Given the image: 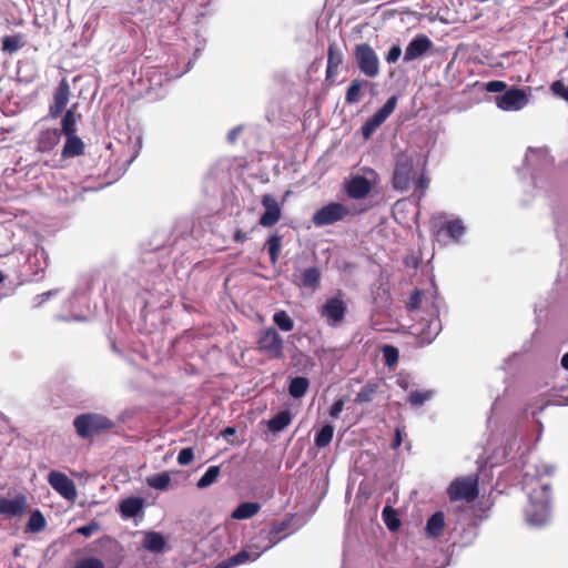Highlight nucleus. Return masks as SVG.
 Returning <instances> with one entry per match:
<instances>
[{
    "mask_svg": "<svg viewBox=\"0 0 568 568\" xmlns=\"http://www.w3.org/2000/svg\"><path fill=\"white\" fill-rule=\"evenodd\" d=\"M28 507L27 498L18 495L14 498H0V515L12 517H21Z\"/></svg>",
    "mask_w": 568,
    "mask_h": 568,
    "instance_id": "obj_18",
    "label": "nucleus"
},
{
    "mask_svg": "<svg viewBox=\"0 0 568 568\" xmlns=\"http://www.w3.org/2000/svg\"><path fill=\"white\" fill-rule=\"evenodd\" d=\"M415 178L414 163L412 158L400 154L396 159V165L392 179L393 187L397 191H407Z\"/></svg>",
    "mask_w": 568,
    "mask_h": 568,
    "instance_id": "obj_5",
    "label": "nucleus"
},
{
    "mask_svg": "<svg viewBox=\"0 0 568 568\" xmlns=\"http://www.w3.org/2000/svg\"><path fill=\"white\" fill-rule=\"evenodd\" d=\"M120 558H108L105 561L97 557H83L75 562L74 568H118Z\"/></svg>",
    "mask_w": 568,
    "mask_h": 568,
    "instance_id": "obj_20",
    "label": "nucleus"
},
{
    "mask_svg": "<svg viewBox=\"0 0 568 568\" xmlns=\"http://www.w3.org/2000/svg\"><path fill=\"white\" fill-rule=\"evenodd\" d=\"M143 547L152 552H162L166 547L165 537L156 531H149L144 534Z\"/></svg>",
    "mask_w": 568,
    "mask_h": 568,
    "instance_id": "obj_22",
    "label": "nucleus"
},
{
    "mask_svg": "<svg viewBox=\"0 0 568 568\" xmlns=\"http://www.w3.org/2000/svg\"><path fill=\"white\" fill-rule=\"evenodd\" d=\"M344 409V402L343 399H337L331 407L329 409V415L333 417V418H337L339 416V414L343 412Z\"/></svg>",
    "mask_w": 568,
    "mask_h": 568,
    "instance_id": "obj_52",
    "label": "nucleus"
},
{
    "mask_svg": "<svg viewBox=\"0 0 568 568\" xmlns=\"http://www.w3.org/2000/svg\"><path fill=\"white\" fill-rule=\"evenodd\" d=\"M344 189L348 197L362 200L371 193L372 183L363 175H355L345 182Z\"/></svg>",
    "mask_w": 568,
    "mask_h": 568,
    "instance_id": "obj_17",
    "label": "nucleus"
},
{
    "mask_svg": "<svg viewBox=\"0 0 568 568\" xmlns=\"http://www.w3.org/2000/svg\"><path fill=\"white\" fill-rule=\"evenodd\" d=\"M554 471L555 467L552 465L540 463L527 469L524 474L523 486L528 495L525 518L527 524L532 527H541L550 520V485L544 477L551 476Z\"/></svg>",
    "mask_w": 568,
    "mask_h": 568,
    "instance_id": "obj_1",
    "label": "nucleus"
},
{
    "mask_svg": "<svg viewBox=\"0 0 568 568\" xmlns=\"http://www.w3.org/2000/svg\"><path fill=\"white\" fill-rule=\"evenodd\" d=\"M284 529L283 526L274 527L270 531L261 530L251 541L246 545L253 552H257V559L263 552L274 547L280 538L278 534Z\"/></svg>",
    "mask_w": 568,
    "mask_h": 568,
    "instance_id": "obj_12",
    "label": "nucleus"
},
{
    "mask_svg": "<svg viewBox=\"0 0 568 568\" xmlns=\"http://www.w3.org/2000/svg\"><path fill=\"white\" fill-rule=\"evenodd\" d=\"M233 564L231 561V559L229 558L227 560H224L222 562H220L216 567L214 568H233Z\"/></svg>",
    "mask_w": 568,
    "mask_h": 568,
    "instance_id": "obj_58",
    "label": "nucleus"
},
{
    "mask_svg": "<svg viewBox=\"0 0 568 568\" xmlns=\"http://www.w3.org/2000/svg\"><path fill=\"white\" fill-rule=\"evenodd\" d=\"M234 237L236 242H241L245 237V235H242L241 232H236Z\"/></svg>",
    "mask_w": 568,
    "mask_h": 568,
    "instance_id": "obj_61",
    "label": "nucleus"
},
{
    "mask_svg": "<svg viewBox=\"0 0 568 568\" xmlns=\"http://www.w3.org/2000/svg\"><path fill=\"white\" fill-rule=\"evenodd\" d=\"M45 527V519L39 510L31 514L28 523V528L31 531H41Z\"/></svg>",
    "mask_w": 568,
    "mask_h": 568,
    "instance_id": "obj_41",
    "label": "nucleus"
},
{
    "mask_svg": "<svg viewBox=\"0 0 568 568\" xmlns=\"http://www.w3.org/2000/svg\"><path fill=\"white\" fill-rule=\"evenodd\" d=\"M268 252H270L272 261H275L277 251L271 250Z\"/></svg>",
    "mask_w": 568,
    "mask_h": 568,
    "instance_id": "obj_62",
    "label": "nucleus"
},
{
    "mask_svg": "<svg viewBox=\"0 0 568 568\" xmlns=\"http://www.w3.org/2000/svg\"><path fill=\"white\" fill-rule=\"evenodd\" d=\"M194 458V453H193V449L187 447V448H183L179 456H178V463L180 465H189Z\"/></svg>",
    "mask_w": 568,
    "mask_h": 568,
    "instance_id": "obj_47",
    "label": "nucleus"
},
{
    "mask_svg": "<svg viewBox=\"0 0 568 568\" xmlns=\"http://www.w3.org/2000/svg\"><path fill=\"white\" fill-rule=\"evenodd\" d=\"M3 280H4V276H3V274L0 272V283H1V282H3Z\"/></svg>",
    "mask_w": 568,
    "mask_h": 568,
    "instance_id": "obj_64",
    "label": "nucleus"
},
{
    "mask_svg": "<svg viewBox=\"0 0 568 568\" xmlns=\"http://www.w3.org/2000/svg\"><path fill=\"white\" fill-rule=\"evenodd\" d=\"M550 90L555 95L568 101V87H566L561 80L554 81L550 85Z\"/></svg>",
    "mask_w": 568,
    "mask_h": 568,
    "instance_id": "obj_44",
    "label": "nucleus"
},
{
    "mask_svg": "<svg viewBox=\"0 0 568 568\" xmlns=\"http://www.w3.org/2000/svg\"><path fill=\"white\" fill-rule=\"evenodd\" d=\"M273 321L280 327V329H282L284 332H290L294 327L293 320L284 311L276 312L273 315Z\"/></svg>",
    "mask_w": 568,
    "mask_h": 568,
    "instance_id": "obj_38",
    "label": "nucleus"
},
{
    "mask_svg": "<svg viewBox=\"0 0 568 568\" xmlns=\"http://www.w3.org/2000/svg\"><path fill=\"white\" fill-rule=\"evenodd\" d=\"M143 508V499L139 497H130L121 501L120 511L124 518L136 516Z\"/></svg>",
    "mask_w": 568,
    "mask_h": 568,
    "instance_id": "obj_24",
    "label": "nucleus"
},
{
    "mask_svg": "<svg viewBox=\"0 0 568 568\" xmlns=\"http://www.w3.org/2000/svg\"><path fill=\"white\" fill-rule=\"evenodd\" d=\"M40 258L45 261V251H34L33 254L29 256V262L31 263L32 260L39 261Z\"/></svg>",
    "mask_w": 568,
    "mask_h": 568,
    "instance_id": "obj_56",
    "label": "nucleus"
},
{
    "mask_svg": "<svg viewBox=\"0 0 568 568\" xmlns=\"http://www.w3.org/2000/svg\"><path fill=\"white\" fill-rule=\"evenodd\" d=\"M447 493L452 500L471 501L478 494L477 479L473 476L458 478L449 485Z\"/></svg>",
    "mask_w": 568,
    "mask_h": 568,
    "instance_id": "obj_9",
    "label": "nucleus"
},
{
    "mask_svg": "<svg viewBox=\"0 0 568 568\" xmlns=\"http://www.w3.org/2000/svg\"><path fill=\"white\" fill-rule=\"evenodd\" d=\"M69 97L70 85L67 79L63 78L57 87L53 94V102L49 106V114L51 118L57 119L63 113L68 104Z\"/></svg>",
    "mask_w": 568,
    "mask_h": 568,
    "instance_id": "obj_16",
    "label": "nucleus"
},
{
    "mask_svg": "<svg viewBox=\"0 0 568 568\" xmlns=\"http://www.w3.org/2000/svg\"><path fill=\"white\" fill-rule=\"evenodd\" d=\"M220 475V467L219 466H211L205 474L199 479L197 487L199 488H206L213 483L216 481L217 477Z\"/></svg>",
    "mask_w": 568,
    "mask_h": 568,
    "instance_id": "obj_39",
    "label": "nucleus"
},
{
    "mask_svg": "<svg viewBox=\"0 0 568 568\" xmlns=\"http://www.w3.org/2000/svg\"><path fill=\"white\" fill-rule=\"evenodd\" d=\"M261 203L265 211L260 217V224L265 227L275 225L282 216L281 206L277 200L270 194H265L262 196Z\"/></svg>",
    "mask_w": 568,
    "mask_h": 568,
    "instance_id": "obj_15",
    "label": "nucleus"
},
{
    "mask_svg": "<svg viewBox=\"0 0 568 568\" xmlns=\"http://www.w3.org/2000/svg\"><path fill=\"white\" fill-rule=\"evenodd\" d=\"M377 390V385L367 384L365 385L356 395L355 402L357 404L371 402L373 399L374 394Z\"/></svg>",
    "mask_w": 568,
    "mask_h": 568,
    "instance_id": "obj_40",
    "label": "nucleus"
},
{
    "mask_svg": "<svg viewBox=\"0 0 568 568\" xmlns=\"http://www.w3.org/2000/svg\"><path fill=\"white\" fill-rule=\"evenodd\" d=\"M308 388V381L305 377H295L291 381L288 392L294 398H301Z\"/></svg>",
    "mask_w": 568,
    "mask_h": 568,
    "instance_id": "obj_31",
    "label": "nucleus"
},
{
    "mask_svg": "<svg viewBox=\"0 0 568 568\" xmlns=\"http://www.w3.org/2000/svg\"><path fill=\"white\" fill-rule=\"evenodd\" d=\"M432 390H412L408 396V402L412 406H422L433 397Z\"/></svg>",
    "mask_w": 568,
    "mask_h": 568,
    "instance_id": "obj_37",
    "label": "nucleus"
},
{
    "mask_svg": "<svg viewBox=\"0 0 568 568\" xmlns=\"http://www.w3.org/2000/svg\"><path fill=\"white\" fill-rule=\"evenodd\" d=\"M400 54H402V49H400V47H399V45H397V44H394V45L388 50V52H387V54H386V58H385V59H386V61H387L388 63H395V62H397V60L399 59Z\"/></svg>",
    "mask_w": 568,
    "mask_h": 568,
    "instance_id": "obj_50",
    "label": "nucleus"
},
{
    "mask_svg": "<svg viewBox=\"0 0 568 568\" xmlns=\"http://www.w3.org/2000/svg\"><path fill=\"white\" fill-rule=\"evenodd\" d=\"M48 483L65 500L73 503L77 499V487L65 474L52 470L48 475Z\"/></svg>",
    "mask_w": 568,
    "mask_h": 568,
    "instance_id": "obj_11",
    "label": "nucleus"
},
{
    "mask_svg": "<svg viewBox=\"0 0 568 568\" xmlns=\"http://www.w3.org/2000/svg\"><path fill=\"white\" fill-rule=\"evenodd\" d=\"M507 84L500 80H493L486 83V90L490 93L505 92Z\"/></svg>",
    "mask_w": 568,
    "mask_h": 568,
    "instance_id": "obj_48",
    "label": "nucleus"
},
{
    "mask_svg": "<svg viewBox=\"0 0 568 568\" xmlns=\"http://www.w3.org/2000/svg\"><path fill=\"white\" fill-rule=\"evenodd\" d=\"M284 342L280 334L272 327L260 332L257 337V347L261 352L273 358L283 356Z\"/></svg>",
    "mask_w": 568,
    "mask_h": 568,
    "instance_id": "obj_8",
    "label": "nucleus"
},
{
    "mask_svg": "<svg viewBox=\"0 0 568 568\" xmlns=\"http://www.w3.org/2000/svg\"><path fill=\"white\" fill-rule=\"evenodd\" d=\"M383 516L389 530L394 531L399 527V520L396 518L394 510L390 507L384 508Z\"/></svg>",
    "mask_w": 568,
    "mask_h": 568,
    "instance_id": "obj_42",
    "label": "nucleus"
},
{
    "mask_svg": "<svg viewBox=\"0 0 568 568\" xmlns=\"http://www.w3.org/2000/svg\"><path fill=\"white\" fill-rule=\"evenodd\" d=\"M230 559L233 566L235 567L246 562L255 561L257 559V552H253L247 546H245L243 550H241Z\"/></svg>",
    "mask_w": 568,
    "mask_h": 568,
    "instance_id": "obj_35",
    "label": "nucleus"
},
{
    "mask_svg": "<svg viewBox=\"0 0 568 568\" xmlns=\"http://www.w3.org/2000/svg\"><path fill=\"white\" fill-rule=\"evenodd\" d=\"M344 63V53L337 43L332 42L327 48V65L325 71V82L332 87L336 82L339 68Z\"/></svg>",
    "mask_w": 568,
    "mask_h": 568,
    "instance_id": "obj_13",
    "label": "nucleus"
},
{
    "mask_svg": "<svg viewBox=\"0 0 568 568\" xmlns=\"http://www.w3.org/2000/svg\"><path fill=\"white\" fill-rule=\"evenodd\" d=\"M235 434V428L234 427H226L223 432H222V436L227 439L230 436H233Z\"/></svg>",
    "mask_w": 568,
    "mask_h": 568,
    "instance_id": "obj_57",
    "label": "nucleus"
},
{
    "mask_svg": "<svg viewBox=\"0 0 568 568\" xmlns=\"http://www.w3.org/2000/svg\"><path fill=\"white\" fill-rule=\"evenodd\" d=\"M73 425L78 435L87 438L101 429L112 427V422L100 414H83L74 419Z\"/></svg>",
    "mask_w": 568,
    "mask_h": 568,
    "instance_id": "obj_6",
    "label": "nucleus"
},
{
    "mask_svg": "<svg viewBox=\"0 0 568 568\" xmlns=\"http://www.w3.org/2000/svg\"><path fill=\"white\" fill-rule=\"evenodd\" d=\"M292 420L291 413L283 410L268 420V429L273 433L282 432Z\"/></svg>",
    "mask_w": 568,
    "mask_h": 568,
    "instance_id": "obj_28",
    "label": "nucleus"
},
{
    "mask_svg": "<svg viewBox=\"0 0 568 568\" xmlns=\"http://www.w3.org/2000/svg\"><path fill=\"white\" fill-rule=\"evenodd\" d=\"M237 134H239V129H233L230 131L229 133V141L230 142H235L236 141V138H237Z\"/></svg>",
    "mask_w": 568,
    "mask_h": 568,
    "instance_id": "obj_59",
    "label": "nucleus"
},
{
    "mask_svg": "<svg viewBox=\"0 0 568 568\" xmlns=\"http://www.w3.org/2000/svg\"><path fill=\"white\" fill-rule=\"evenodd\" d=\"M346 310V302L344 301L342 294L338 293L337 295L325 301L321 307L320 313L329 326H337L344 321Z\"/></svg>",
    "mask_w": 568,
    "mask_h": 568,
    "instance_id": "obj_7",
    "label": "nucleus"
},
{
    "mask_svg": "<svg viewBox=\"0 0 568 568\" xmlns=\"http://www.w3.org/2000/svg\"><path fill=\"white\" fill-rule=\"evenodd\" d=\"M320 278V271L315 267L305 270L302 275L303 285L313 290L317 288Z\"/></svg>",
    "mask_w": 568,
    "mask_h": 568,
    "instance_id": "obj_36",
    "label": "nucleus"
},
{
    "mask_svg": "<svg viewBox=\"0 0 568 568\" xmlns=\"http://www.w3.org/2000/svg\"><path fill=\"white\" fill-rule=\"evenodd\" d=\"M410 258L414 261V265L413 266L416 267L417 266V257L412 256Z\"/></svg>",
    "mask_w": 568,
    "mask_h": 568,
    "instance_id": "obj_63",
    "label": "nucleus"
},
{
    "mask_svg": "<svg viewBox=\"0 0 568 568\" xmlns=\"http://www.w3.org/2000/svg\"><path fill=\"white\" fill-rule=\"evenodd\" d=\"M383 355H384L385 363L388 366L395 365L398 361V351H397V348H395L390 345H386L383 347Z\"/></svg>",
    "mask_w": 568,
    "mask_h": 568,
    "instance_id": "obj_43",
    "label": "nucleus"
},
{
    "mask_svg": "<svg viewBox=\"0 0 568 568\" xmlns=\"http://www.w3.org/2000/svg\"><path fill=\"white\" fill-rule=\"evenodd\" d=\"M402 440H403V438H402V432H400V429H399V428H397V429H396V432H395V439H394V442H393V444H392V447H393V448H397V447H399V446H400V444H402Z\"/></svg>",
    "mask_w": 568,
    "mask_h": 568,
    "instance_id": "obj_55",
    "label": "nucleus"
},
{
    "mask_svg": "<svg viewBox=\"0 0 568 568\" xmlns=\"http://www.w3.org/2000/svg\"><path fill=\"white\" fill-rule=\"evenodd\" d=\"M23 34L6 36L2 39V51L13 53L24 45Z\"/></svg>",
    "mask_w": 568,
    "mask_h": 568,
    "instance_id": "obj_30",
    "label": "nucleus"
},
{
    "mask_svg": "<svg viewBox=\"0 0 568 568\" xmlns=\"http://www.w3.org/2000/svg\"><path fill=\"white\" fill-rule=\"evenodd\" d=\"M443 230L455 241H458L465 233V226L460 220L447 222Z\"/></svg>",
    "mask_w": 568,
    "mask_h": 568,
    "instance_id": "obj_33",
    "label": "nucleus"
},
{
    "mask_svg": "<svg viewBox=\"0 0 568 568\" xmlns=\"http://www.w3.org/2000/svg\"><path fill=\"white\" fill-rule=\"evenodd\" d=\"M407 311L414 322L409 326L410 333L422 345L432 343L442 331L436 290L415 291L407 303Z\"/></svg>",
    "mask_w": 568,
    "mask_h": 568,
    "instance_id": "obj_2",
    "label": "nucleus"
},
{
    "mask_svg": "<svg viewBox=\"0 0 568 568\" xmlns=\"http://www.w3.org/2000/svg\"><path fill=\"white\" fill-rule=\"evenodd\" d=\"M415 183L416 190L419 191L418 197L420 199L424 194L426 189L428 187L429 180L424 174H420L416 180L413 181Z\"/></svg>",
    "mask_w": 568,
    "mask_h": 568,
    "instance_id": "obj_49",
    "label": "nucleus"
},
{
    "mask_svg": "<svg viewBox=\"0 0 568 568\" xmlns=\"http://www.w3.org/2000/svg\"><path fill=\"white\" fill-rule=\"evenodd\" d=\"M354 59L358 70L368 78L379 74V59L375 50L367 43H359L354 47Z\"/></svg>",
    "mask_w": 568,
    "mask_h": 568,
    "instance_id": "obj_4",
    "label": "nucleus"
},
{
    "mask_svg": "<svg viewBox=\"0 0 568 568\" xmlns=\"http://www.w3.org/2000/svg\"><path fill=\"white\" fill-rule=\"evenodd\" d=\"M282 245V237L277 234L271 235L266 241L267 248H280Z\"/></svg>",
    "mask_w": 568,
    "mask_h": 568,
    "instance_id": "obj_53",
    "label": "nucleus"
},
{
    "mask_svg": "<svg viewBox=\"0 0 568 568\" xmlns=\"http://www.w3.org/2000/svg\"><path fill=\"white\" fill-rule=\"evenodd\" d=\"M396 104L397 97L393 95L372 116L376 120V122H378L382 125L386 121V119L394 112Z\"/></svg>",
    "mask_w": 568,
    "mask_h": 568,
    "instance_id": "obj_29",
    "label": "nucleus"
},
{
    "mask_svg": "<svg viewBox=\"0 0 568 568\" xmlns=\"http://www.w3.org/2000/svg\"><path fill=\"white\" fill-rule=\"evenodd\" d=\"M397 385L404 390H409L417 384L415 382V378L409 374H400L397 377Z\"/></svg>",
    "mask_w": 568,
    "mask_h": 568,
    "instance_id": "obj_45",
    "label": "nucleus"
},
{
    "mask_svg": "<svg viewBox=\"0 0 568 568\" xmlns=\"http://www.w3.org/2000/svg\"><path fill=\"white\" fill-rule=\"evenodd\" d=\"M65 136L67 140L63 145L61 156L63 159H70L82 155L85 149L83 141L77 134Z\"/></svg>",
    "mask_w": 568,
    "mask_h": 568,
    "instance_id": "obj_21",
    "label": "nucleus"
},
{
    "mask_svg": "<svg viewBox=\"0 0 568 568\" xmlns=\"http://www.w3.org/2000/svg\"><path fill=\"white\" fill-rule=\"evenodd\" d=\"M433 41L425 34H417L405 49L404 61L410 62L424 57L433 48Z\"/></svg>",
    "mask_w": 568,
    "mask_h": 568,
    "instance_id": "obj_14",
    "label": "nucleus"
},
{
    "mask_svg": "<svg viewBox=\"0 0 568 568\" xmlns=\"http://www.w3.org/2000/svg\"><path fill=\"white\" fill-rule=\"evenodd\" d=\"M354 214L347 205L339 202H331L313 214L312 222L316 226H325L344 221L349 216H354Z\"/></svg>",
    "mask_w": 568,
    "mask_h": 568,
    "instance_id": "obj_3",
    "label": "nucleus"
},
{
    "mask_svg": "<svg viewBox=\"0 0 568 568\" xmlns=\"http://www.w3.org/2000/svg\"><path fill=\"white\" fill-rule=\"evenodd\" d=\"M368 82L365 80L354 79L351 81L346 93H345V102L346 104H355L359 102L362 97V88L363 85H367Z\"/></svg>",
    "mask_w": 568,
    "mask_h": 568,
    "instance_id": "obj_26",
    "label": "nucleus"
},
{
    "mask_svg": "<svg viewBox=\"0 0 568 568\" xmlns=\"http://www.w3.org/2000/svg\"><path fill=\"white\" fill-rule=\"evenodd\" d=\"M78 104L74 103L67 112L64 113V116L61 122V131L64 135H72L75 134V124L79 119H81V114H75L74 110L77 109Z\"/></svg>",
    "mask_w": 568,
    "mask_h": 568,
    "instance_id": "obj_25",
    "label": "nucleus"
},
{
    "mask_svg": "<svg viewBox=\"0 0 568 568\" xmlns=\"http://www.w3.org/2000/svg\"><path fill=\"white\" fill-rule=\"evenodd\" d=\"M99 529V524L97 523H91L89 525H85V526H82V527H79L77 529V532L82 535V536H85V537H90L92 534H94L97 530Z\"/></svg>",
    "mask_w": 568,
    "mask_h": 568,
    "instance_id": "obj_51",
    "label": "nucleus"
},
{
    "mask_svg": "<svg viewBox=\"0 0 568 568\" xmlns=\"http://www.w3.org/2000/svg\"><path fill=\"white\" fill-rule=\"evenodd\" d=\"M261 506L257 503H243L233 511L232 517L237 520L248 519L255 516Z\"/></svg>",
    "mask_w": 568,
    "mask_h": 568,
    "instance_id": "obj_27",
    "label": "nucleus"
},
{
    "mask_svg": "<svg viewBox=\"0 0 568 568\" xmlns=\"http://www.w3.org/2000/svg\"><path fill=\"white\" fill-rule=\"evenodd\" d=\"M528 101V93L516 87L495 98L496 105L504 111H519L527 105Z\"/></svg>",
    "mask_w": 568,
    "mask_h": 568,
    "instance_id": "obj_10",
    "label": "nucleus"
},
{
    "mask_svg": "<svg viewBox=\"0 0 568 568\" xmlns=\"http://www.w3.org/2000/svg\"><path fill=\"white\" fill-rule=\"evenodd\" d=\"M57 293H58V291L53 290V291H48V292H45L43 294L38 295L34 298L36 305L37 306L42 305L44 302H47L51 296L55 295Z\"/></svg>",
    "mask_w": 568,
    "mask_h": 568,
    "instance_id": "obj_54",
    "label": "nucleus"
},
{
    "mask_svg": "<svg viewBox=\"0 0 568 568\" xmlns=\"http://www.w3.org/2000/svg\"><path fill=\"white\" fill-rule=\"evenodd\" d=\"M444 528H445V516L442 511H436L427 520L426 527H425V534L428 537H439V536H442Z\"/></svg>",
    "mask_w": 568,
    "mask_h": 568,
    "instance_id": "obj_23",
    "label": "nucleus"
},
{
    "mask_svg": "<svg viewBox=\"0 0 568 568\" xmlns=\"http://www.w3.org/2000/svg\"><path fill=\"white\" fill-rule=\"evenodd\" d=\"M61 133L58 129L42 130L37 136V151L47 153L52 151L60 142Z\"/></svg>",
    "mask_w": 568,
    "mask_h": 568,
    "instance_id": "obj_19",
    "label": "nucleus"
},
{
    "mask_svg": "<svg viewBox=\"0 0 568 568\" xmlns=\"http://www.w3.org/2000/svg\"><path fill=\"white\" fill-rule=\"evenodd\" d=\"M378 126H381V124L378 122H376V120L373 116H371L368 120H366V122L362 126V134H363V136L365 139H369L371 135L373 134V132Z\"/></svg>",
    "mask_w": 568,
    "mask_h": 568,
    "instance_id": "obj_46",
    "label": "nucleus"
},
{
    "mask_svg": "<svg viewBox=\"0 0 568 568\" xmlns=\"http://www.w3.org/2000/svg\"><path fill=\"white\" fill-rule=\"evenodd\" d=\"M146 483L150 487L159 490H164L169 487L171 483V477L169 473L155 474L153 476L148 477Z\"/></svg>",
    "mask_w": 568,
    "mask_h": 568,
    "instance_id": "obj_32",
    "label": "nucleus"
},
{
    "mask_svg": "<svg viewBox=\"0 0 568 568\" xmlns=\"http://www.w3.org/2000/svg\"><path fill=\"white\" fill-rule=\"evenodd\" d=\"M561 366L568 369V353H566L561 358Z\"/></svg>",
    "mask_w": 568,
    "mask_h": 568,
    "instance_id": "obj_60",
    "label": "nucleus"
},
{
    "mask_svg": "<svg viewBox=\"0 0 568 568\" xmlns=\"http://www.w3.org/2000/svg\"><path fill=\"white\" fill-rule=\"evenodd\" d=\"M334 427L332 425H325L322 427L315 436V445L318 448L326 447L333 438Z\"/></svg>",
    "mask_w": 568,
    "mask_h": 568,
    "instance_id": "obj_34",
    "label": "nucleus"
}]
</instances>
